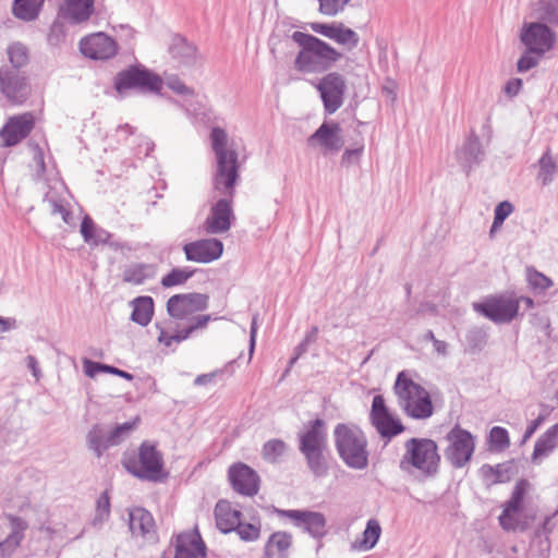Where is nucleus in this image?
I'll use <instances>...</instances> for the list:
<instances>
[{
	"label": "nucleus",
	"instance_id": "nucleus-1",
	"mask_svg": "<svg viewBox=\"0 0 558 558\" xmlns=\"http://www.w3.org/2000/svg\"><path fill=\"white\" fill-rule=\"evenodd\" d=\"M291 38L301 47L294 59V69L300 73H324L342 58L341 52L314 35L296 31Z\"/></svg>",
	"mask_w": 558,
	"mask_h": 558
},
{
	"label": "nucleus",
	"instance_id": "nucleus-2",
	"mask_svg": "<svg viewBox=\"0 0 558 558\" xmlns=\"http://www.w3.org/2000/svg\"><path fill=\"white\" fill-rule=\"evenodd\" d=\"M210 141L217 160V170L213 179L214 189L220 194L234 197L235 186L240 179L238 153L227 148L228 134L222 128L211 129Z\"/></svg>",
	"mask_w": 558,
	"mask_h": 558
},
{
	"label": "nucleus",
	"instance_id": "nucleus-3",
	"mask_svg": "<svg viewBox=\"0 0 558 558\" xmlns=\"http://www.w3.org/2000/svg\"><path fill=\"white\" fill-rule=\"evenodd\" d=\"M440 461L439 448L434 439L412 437L404 442L399 468L405 473L416 470L425 478H434L439 473Z\"/></svg>",
	"mask_w": 558,
	"mask_h": 558
},
{
	"label": "nucleus",
	"instance_id": "nucleus-4",
	"mask_svg": "<svg viewBox=\"0 0 558 558\" xmlns=\"http://www.w3.org/2000/svg\"><path fill=\"white\" fill-rule=\"evenodd\" d=\"M299 450L314 476L324 477L328 474L329 465L325 456L328 450V435L323 418L310 421L306 429L299 434Z\"/></svg>",
	"mask_w": 558,
	"mask_h": 558
},
{
	"label": "nucleus",
	"instance_id": "nucleus-5",
	"mask_svg": "<svg viewBox=\"0 0 558 558\" xmlns=\"http://www.w3.org/2000/svg\"><path fill=\"white\" fill-rule=\"evenodd\" d=\"M333 439L337 453L348 468L362 471L368 466V441L360 427L339 423L335 426Z\"/></svg>",
	"mask_w": 558,
	"mask_h": 558
},
{
	"label": "nucleus",
	"instance_id": "nucleus-6",
	"mask_svg": "<svg viewBox=\"0 0 558 558\" xmlns=\"http://www.w3.org/2000/svg\"><path fill=\"white\" fill-rule=\"evenodd\" d=\"M121 464L128 473L141 481L162 483L169 477L162 453L147 440L140 445L137 454L124 452Z\"/></svg>",
	"mask_w": 558,
	"mask_h": 558
},
{
	"label": "nucleus",
	"instance_id": "nucleus-7",
	"mask_svg": "<svg viewBox=\"0 0 558 558\" xmlns=\"http://www.w3.org/2000/svg\"><path fill=\"white\" fill-rule=\"evenodd\" d=\"M393 392L398 405L409 417L426 420L433 415L434 405L429 392L410 378L404 371L398 373Z\"/></svg>",
	"mask_w": 558,
	"mask_h": 558
},
{
	"label": "nucleus",
	"instance_id": "nucleus-8",
	"mask_svg": "<svg viewBox=\"0 0 558 558\" xmlns=\"http://www.w3.org/2000/svg\"><path fill=\"white\" fill-rule=\"evenodd\" d=\"M162 86L161 76L140 62L128 65L113 78V88L121 97H125L131 92L160 94Z\"/></svg>",
	"mask_w": 558,
	"mask_h": 558
},
{
	"label": "nucleus",
	"instance_id": "nucleus-9",
	"mask_svg": "<svg viewBox=\"0 0 558 558\" xmlns=\"http://www.w3.org/2000/svg\"><path fill=\"white\" fill-rule=\"evenodd\" d=\"M449 441L444 454L454 469L464 468L472 459L475 450V438L471 432L456 424L446 435Z\"/></svg>",
	"mask_w": 558,
	"mask_h": 558
},
{
	"label": "nucleus",
	"instance_id": "nucleus-10",
	"mask_svg": "<svg viewBox=\"0 0 558 558\" xmlns=\"http://www.w3.org/2000/svg\"><path fill=\"white\" fill-rule=\"evenodd\" d=\"M271 513L291 520L293 525L310 534L313 538L322 539L327 534V520L322 512L307 509H280L271 506Z\"/></svg>",
	"mask_w": 558,
	"mask_h": 558
},
{
	"label": "nucleus",
	"instance_id": "nucleus-11",
	"mask_svg": "<svg viewBox=\"0 0 558 558\" xmlns=\"http://www.w3.org/2000/svg\"><path fill=\"white\" fill-rule=\"evenodd\" d=\"M473 310L496 324H506L517 317L519 313V300L504 295H492L481 302L473 303Z\"/></svg>",
	"mask_w": 558,
	"mask_h": 558
},
{
	"label": "nucleus",
	"instance_id": "nucleus-12",
	"mask_svg": "<svg viewBox=\"0 0 558 558\" xmlns=\"http://www.w3.org/2000/svg\"><path fill=\"white\" fill-rule=\"evenodd\" d=\"M369 421L379 436L387 441L405 430V426L390 412L381 395H375L373 398Z\"/></svg>",
	"mask_w": 558,
	"mask_h": 558
},
{
	"label": "nucleus",
	"instance_id": "nucleus-13",
	"mask_svg": "<svg viewBox=\"0 0 558 558\" xmlns=\"http://www.w3.org/2000/svg\"><path fill=\"white\" fill-rule=\"evenodd\" d=\"M0 93L13 105H23L31 95L28 76L22 70L0 68Z\"/></svg>",
	"mask_w": 558,
	"mask_h": 558
},
{
	"label": "nucleus",
	"instance_id": "nucleus-14",
	"mask_svg": "<svg viewBox=\"0 0 558 558\" xmlns=\"http://www.w3.org/2000/svg\"><path fill=\"white\" fill-rule=\"evenodd\" d=\"M326 114L335 113L343 105L347 84L338 72H329L316 84Z\"/></svg>",
	"mask_w": 558,
	"mask_h": 558
},
{
	"label": "nucleus",
	"instance_id": "nucleus-15",
	"mask_svg": "<svg viewBox=\"0 0 558 558\" xmlns=\"http://www.w3.org/2000/svg\"><path fill=\"white\" fill-rule=\"evenodd\" d=\"M208 304V294L198 292L179 293L168 299L167 314L175 320H183L194 313L207 310Z\"/></svg>",
	"mask_w": 558,
	"mask_h": 558
},
{
	"label": "nucleus",
	"instance_id": "nucleus-16",
	"mask_svg": "<svg viewBox=\"0 0 558 558\" xmlns=\"http://www.w3.org/2000/svg\"><path fill=\"white\" fill-rule=\"evenodd\" d=\"M520 39L530 52L543 57L554 47L556 34L544 23L531 22L523 25Z\"/></svg>",
	"mask_w": 558,
	"mask_h": 558
},
{
	"label": "nucleus",
	"instance_id": "nucleus-17",
	"mask_svg": "<svg viewBox=\"0 0 558 558\" xmlns=\"http://www.w3.org/2000/svg\"><path fill=\"white\" fill-rule=\"evenodd\" d=\"M228 480L232 489L242 496L253 497L260 488V476L244 462H235L229 466Z\"/></svg>",
	"mask_w": 558,
	"mask_h": 558
},
{
	"label": "nucleus",
	"instance_id": "nucleus-18",
	"mask_svg": "<svg viewBox=\"0 0 558 558\" xmlns=\"http://www.w3.org/2000/svg\"><path fill=\"white\" fill-rule=\"evenodd\" d=\"M78 47L81 53L92 60L112 59L119 50L116 40L102 32L83 37Z\"/></svg>",
	"mask_w": 558,
	"mask_h": 558
},
{
	"label": "nucleus",
	"instance_id": "nucleus-19",
	"mask_svg": "<svg viewBox=\"0 0 558 558\" xmlns=\"http://www.w3.org/2000/svg\"><path fill=\"white\" fill-rule=\"evenodd\" d=\"M35 126V118L32 112L13 116L8 119L0 130L2 147H13L25 140Z\"/></svg>",
	"mask_w": 558,
	"mask_h": 558
},
{
	"label": "nucleus",
	"instance_id": "nucleus-20",
	"mask_svg": "<svg viewBox=\"0 0 558 558\" xmlns=\"http://www.w3.org/2000/svg\"><path fill=\"white\" fill-rule=\"evenodd\" d=\"M186 260L208 264L217 260L223 253V243L216 238L201 239L183 245Z\"/></svg>",
	"mask_w": 558,
	"mask_h": 558
},
{
	"label": "nucleus",
	"instance_id": "nucleus-21",
	"mask_svg": "<svg viewBox=\"0 0 558 558\" xmlns=\"http://www.w3.org/2000/svg\"><path fill=\"white\" fill-rule=\"evenodd\" d=\"M80 232L84 242L90 246L108 245L113 251L130 248L126 243L116 240L111 232L97 227L93 218L88 215H85L82 219Z\"/></svg>",
	"mask_w": 558,
	"mask_h": 558
},
{
	"label": "nucleus",
	"instance_id": "nucleus-22",
	"mask_svg": "<svg viewBox=\"0 0 558 558\" xmlns=\"http://www.w3.org/2000/svg\"><path fill=\"white\" fill-rule=\"evenodd\" d=\"M225 197L218 199L211 207V215L205 221V229L208 233L217 234L230 230L232 220L235 219L232 201L233 197L222 194Z\"/></svg>",
	"mask_w": 558,
	"mask_h": 558
},
{
	"label": "nucleus",
	"instance_id": "nucleus-23",
	"mask_svg": "<svg viewBox=\"0 0 558 558\" xmlns=\"http://www.w3.org/2000/svg\"><path fill=\"white\" fill-rule=\"evenodd\" d=\"M173 558H206L207 546L197 527L175 536Z\"/></svg>",
	"mask_w": 558,
	"mask_h": 558
},
{
	"label": "nucleus",
	"instance_id": "nucleus-24",
	"mask_svg": "<svg viewBox=\"0 0 558 558\" xmlns=\"http://www.w3.org/2000/svg\"><path fill=\"white\" fill-rule=\"evenodd\" d=\"M341 132L342 130L338 122L325 121L307 138V143L310 146L319 144L327 151H339L344 144Z\"/></svg>",
	"mask_w": 558,
	"mask_h": 558
},
{
	"label": "nucleus",
	"instance_id": "nucleus-25",
	"mask_svg": "<svg viewBox=\"0 0 558 558\" xmlns=\"http://www.w3.org/2000/svg\"><path fill=\"white\" fill-rule=\"evenodd\" d=\"M168 52L178 65L191 68L197 62V47L180 34H173L171 36Z\"/></svg>",
	"mask_w": 558,
	"mask_h": 558
},
{
	"label": "nucleus",
	"instance_id": "nucleus-26",
	"mask_svg": "<svg viewBox=\"0 0 558 558\" xmlns=\"http://www.w3.org/2000/svg\"><path fill=\"white\" fill-rule=\"evenodd\" d=\"M457 157L466 174L471 172L474 166H478L484 160L485 150L474 130H471L470 135L461 148L458 149Z\"/></svg>",
	"mask_w": 558,
	"mask_h": 558
},
{
	"label": "nucleus",
	"instance_id": "nucleus-27",
	"mask_svg": "<svg viewBox=\"0 0 558 558\" xmlns=\"http://www.w3.org/2000/svg\"><path fill=\"white\" fill-rule=\"evenodd\" d=\"M59 16L70 25L87 22L95 11V0H63L59 7Z\"/></svg>",
	"mask_w": 558,
	"mask_h": 558
},
{
	"label": "nucleus",
	"instance_id": "nucleus-28",
	"mask_svg": "<svg viewBox=\"0 0 558 558\" xmlns=\"http://www.w3.org/2000/svg\"><path fill=\"white\" fill-rule=\"evenodd\" d=\"M215 518L218 530L228 534L239 527L242 521V512L238 509L232 508L231 502L225 499H220L215 506Z\"/></svg>",
	"mask_w": 558,
	"mask_h": 558
},
{
	"label": "nucleus",
	"instance_id": "nucleus-29",
	"mask_svg": "<svg viewBox=\"0 0 558 558\" xmlns=\"http://www.w3.org/2000/svg\"><path fill=\"white\" fill-rule=\"evenodd\" d=\"M108 438L109 432L106 430L105 425L94 424L86 435V446L95 457L101 458L110 447L117 446V444H110Z\"/></svg>",
	"mask_w": 558,
	"mask_h": 558
},
{
	"label": "nucleus",
	"instance_id": "nucleus-30",
	"mask_svg": "<svg viewBox=\"0 0 558 558\" xmlns=\"http://www.w3.org/2000/svg\"><path fill=\"white\" fill-rule=\"evenodd\" d=\"M130 304L132 306L130 319L142 327H146L154 316V299L149 295H141L132 300Z\"/></svg>",
	"mask_w": 558,
	"mask_h": 558
},
{
	"label": "nucleus",
	"instance_id": "nucleus-31",
	"mask_svg": "<svg viewBox=\"0 0 558 558\" xmlns=\"http://www.w3.org/2000/svg\"><path fill=\"white\" fill-rule=\"evenodd\" d=\"M155 526L153 514L142 507H136L129 512V527L133 535L145 536Z\"/></svg>",
	"mask_w": 558,
	"mask_h": 558
},
{
	"label": "nucleus",
	"instance_id": "nucleus-32",
	"mask_svg": "<svg viewBox=\"0 0 558 558\" xmlns=\"http://www.w3.org/2000/svg\"><path fill=\"white\" fill-rule=\"evenodd\" d=\"M292 545V535L284 531L274 532L265 544V556L271 558L277 550L279 558H288V549Z\"/></svg>",
	"mask_w": 558,
	"mask_h": 558
},
{
	"label": "nucleus",
	"instance_id": "nucleus-33",
	"mask_svg": "<svg viewBox=\"0 0 558 558\" xmlns=\"http://www.w3.org/2000/svg\"><path fill=\"white\" fill-rule=\"evenodd\" d=\"M558 439V422L542 434L535 441L532 461L548 456L556 447Z\"/></svg>",
	"mask_w": 558,
	"mask_h": 558
},
{
	"label": "nucleus",
	"instance_id": "nucleus-34",
	"mask_svg": "<svg viewBox=\"0 0 558 558\" xmlns=\"http://www.w3.org/2000/svg\"><path fill=\"white\" fill-rule=\"evenodd\" d=\"M45 0H13V15L25 22L35 21L44 5Z\"/></svg>",
	"mask_w": 558,
	"mask_h": 558
},
{
	"label": "nucleus",
	"instance_id": "nucleus-35",
	"mask_svg": "<svg viewBox=\"0 0 558 558\" xmlns=\"http://www.w3.org/2000/svg\"><path fill=\"white\" fill-rule=\"evenodd\" d=\"M155 267L150 264H134L129 266L123 272V280L133 284H142L146 280L155 277Z\"/></svg>",
	"mask_w": 558,
	"mask_h": 558
},
{
	"label": "nucleus",
	"instance_id": "nucleus-36",
	"mask_svg": "<svg viewBox=\"0 0 558 558\" xmlns=\"http://www.w3.org/2000/svg\"><path fill=\"white\" fill-rule=\"evenodd\" d=\"M481 473L485 478L495 476L496 478L494 483H506L511 480V476L514 473V464L513 461L499 463L496 466L490 464H483L481 468Z\"/></svg>",
	"mask_w": 558,
	"mask_h": 558
},
{
	"label": "nucleus",
	"instance_id": "nucleus-37",
	"mask_svg": "<svg viewBox=\"0 0 558 558\" xmlns=\"http://www.w3.org/2000/svg\"><path fill=\"white\" fill-rule=\"evenodd\" d=\"M529 487V482L525 478H521L514 485L511 497L505 502L506 513L508 512H521L524 507V497Z\"/></svg>",
	"mask_w": 558,
	"mask_h": 558
},
{
	"label": "nucleus",
	"instance_id": "nucleus-38",
	"mask_svg": "<svg viewBox=\"0 0 558 558\" xmlns=\"http://www.w3.org/2000/svg\"><path fill=\"white\" fill-rule=\"evenodd\" d=\"M488 335L480 327H473L465 335L466 352L470 354L480 353L487 343Z\"/></svg>",
	"mask_w": 558,
	"mask_h": 558
},
{
	"label": "nucleus",
	"instance_id": "nucleus-39",
	"mask_svg": "<svg viewBox=\"0 0 558 558\" xmlns=\"http://www.w3.org/2000/svg\"><path fill=\"white\" fill-rule=\"evenodd\" d=\"M287 450L288 445L283 440L274 438L263 445L262 456L267 462L278 463Z\"/></svg>",
	"mask_w": 558,
	"mask_h": 558
},
{
	"label": "nucleus",
	"instance_id": "nucleus-40",
	"mask_svg": "<svg viewBox=\"0 0 558 558\" xmlns=\"http://www.w3.org/2000/svg\"><path fill=\"white\" fill-rule=\"evenodd\" d=\"M537 22L558 26V0H544L537 9Z\"/></svg>",
	"mask_w": 558,
	"mask_h": 558
},
{
	"label": "nucleus",
	"instance_id": "nucleus-41",
	"mask_svg": "<svg viewBox=\"0 0 558 558\" xmlns=\"http://www.w3.org/2000/svg\"><path fill=\"white\" fill-rule=\"evenodd\" d=\"M195 274L194 269H190L189 267L183 268H172L167 275L161 278V286L163 288H172L177 286L184 284L190 278H192Z\"/></svg>",
	"mask_w": 558,
	"mask_h": 558
},
{
	"label": "nucleus",
	"instance_id": "nucleus-42",
	"mask_svg": "<svg viewBox=\"0 0 558 558\" xmlns=\"http://www.w3.org/2000/svg\"><path fill=\"white\" fill-rule=\"evenodd\" d=\"M8 56L11 63L9 68H14L16 70H21L27 65L29 61L28 49L21 43L10 45L8 47Z\"/></svg>",
	"mask_w": 558,
	"mask_h": 558
},
{
	"label": "nucleus",
	"instance_id": "nucleus-43",
	"mask_svg": "<svg viewBox=\"0 0 558 558\" xmlns=\"http://www.w3.org/2000/svg\"><path fill=\"white\" fill-rule=\"evenodd\" d=\"M539 165V178L542 179L543 185L549 184L554 180V175L558 170V166L550 155L549 148L538 160Z\"/></svg>",
	"mask_w": 558,
	"mask_h": 558
},
{
	"label": "nucleus",
	"instance_id": "nucleus-44",
	"mask_svg": "<svg viewBox=\"0 0 558 558\" xmlns=\"http://www.w3.org/2000/svg\"><path fill=\"white\" fill-rule=\"evenodd\" d=\"M489 449L492 451H502L510 446L509 433L505 427L494 426L488 436Z\"/></svg>",
	"mask_w": 558,
	"mask_h": 558
},
{
	"label": "nucleus",
	"instance_id": "nucleus-45",
	"mask_svg": "<svg viewBox=\"0 0 558 558\" xmlns=\"http://www.w3.org/2000/svg\"><path fill=\"white\" fill-rule=\"evenodd\" d=\"M381 534V527L377 520L371 519L366 523L363 532L362 546L365 549H372L378 542Z\"/></svg>",
	"mask_w": 558,
	"mask_h": 558
},
{
	"label": "nucleus",
	"instance_id": "nucleus-46",
	"mask_svg": "<svg viewBox=\"0 0 558 558\" xmlns=\"http://www.w3.org/2000/svg\"><path fill=\"white\" fill-rule=\"evenodd\" d=\"M333 40L337 44L348 46L349 49L355 48L360 43V37L356 32L345 27L342 23H338L337 32Z\"/></svg>",
	"mask_w": 558,
	"mask_h": 558
},
{
	"label": "nucleus",
	"instance_id": "nucleus-47",
	"mask_svg": "<svg viewBox=\"0 0 558 558\" xmlns=\"http://www.w3.org/2000/svg\"><path fill=\"white\" fill-rule=\"evenodd\" d=\"M140 422V418L136 417L132 422H124L122 424H117L110 432H109V442L110 444H117L120 445L125 437L132 432L137 423Z\"/></svg>",
	"mask_w": 558,
	"mask_h": 558
},
{
	"label": "nucleus",
	"instance_id": "nucleus-48",
	"mask_svg": "<svg viewBox=\"0 0 558 558\" xmlns=\"http://www.w3.org/2000/svg\"><path fill=\"white\" fill-rule=\"evenodd\" d=\"M110 515V497L107 490L100 494L96 501V513L93 525L102 524Z\"/></svg>",
	"mask_w": 558,
	"mask_h": 558
},
{
	"label": "nucleus",
	"instance_id": "nucleus-49",
	"mask_svg": "<svg viewBox=\"0 0 558 558\" xmlns=\"http://www.w3.org/2000/svg\"><path fill=\"white\" fill-rule=\"evenodd\" d=\"M527 281L531 288L538 292H545L553 286L550 278L534 269L527 270Z\"/></svg>",
	"mask_w": 558,
	"mask_h": 558
},
{
	"label": "nucleus",
	"instance_id": "nucleus-50",
	"mask_svg": "<svg viewBox=\"0 0 558 558\" xmlns=\"http://www.w3.org/2000/svg\"><path fill=\"white\" fill-rule=\"evenodd\" d=\"M233 532H236L239 537L244 542H254L260 536V526L253 523H243L241 521L239 527L234 529Z\"/></svg>",
	"mask_w": 558,
	"mask_h": 558
},
{
	"label": "nucleus",
	"instance_id": "nucleus-51",
	"mask_svg": "<svg viewBox=\"0 0 558 558\" xmlns=\"http://www.w3.org/2000/svg\"><path fill=\"white\" fill-rule=\"evenodd\" d=\"M351 0H318L319 12L328 16H335L343 10Z\"/></svg>",
	"mask_w": 558,
	"mask_h": 558
},
{
	"label": "nucleus",
	"instance_id": "nucleus-52",
	"mask_svg": "<svg viewBox=\"0 0 558 558\" xmlns=\"http://www.w3.org/2000/svg\"><path fill=\"white\" fill-rule=\"evenodd\" d=\"M166 85L175 94L182 95V96H193L194 90L193 88L185 85V83L180 80L177 75H171L167 77Z\"/></svg>",
	"mask_w": 558,
	"mask_h": 558
},
{
	"label": "nucleus",
	"instance_id": "nucleus-53",
	"mask_svg": "<svg viewBox=\"0 0 558 558\" xmlns=\"http://www.w3.org/2000/svg\"><path fill=\"white\" fill-rule=\"evenodd\" d=\"M541 57L534 54L533 52H530V50L526 48V51L522 53V56L519 58L517 62V70L520 73L526 72L534 66L537 65L538 59Z\"/></svg>",
	"mask_w": 558,
	"mask_h": 558
},
{
	"label": "nucleus",
	"instance_id": "nucleus-54",
	"mask_svg": "<svg viewBox=\"0 0 558 558\" xmlns=\"http://www.w3.org/2000/svg\"><path fill=\"white\" fill-rule=\"evenodd\" d=\"M48 202L50 204V213L52 215L60 214L62 217V220L65 223H70L72 221V219H73L72 213L69 209H66L65 206L60 201H58L56 198H49Z\"/></svg>",
	"mask_w": 558,
	"mask_h": 558
},
{
	"label": "nucleus",
	"instance_id": "nucleus-55",
	"mask_svg": "<svg viewBox=\"0 0 558 558\" xmlns=\"http://www.w3.org/2000/svg\"><path fill=\"white\" fill-rule=\"evenodd\" d=\"M514 207L509 201H502L495 207L494 210V218L496 219V223L501 221L502 223L505 220L511 215Z\"/></svg>",
	"mask_w": 558,
	"mask_h": 558
},
{
	"label": "nucleus",
	"instance_id": "nucleus-56",
	"mask_svg": "<svg viewBox=\"0 0 558 558\" xmlns=\"http://www.w3.org/2000/svg\"><path fill=\"white\" fill-rule=\"evenodd\" d=\"M338 23H312L311 28L317 34H320L329 39L335 38L337 32Z\"/></svg>",
	"mask_w": 558,
	"mask_h": 558
},
{
	"label": "nucleus",
	"instance_id": "nucleus-57",
	"mask_svg": "<svg viewBox=\"0 0 558 558\" xmlns=\"http://www.w3.org/2000/svg\"><path fill=\"white\" fill-rule=\"evenodd\" d=\"M84 373L86 376L94 378L99 373H106L107 364L84 359L83 361Z\"/></svg>",
	"mask_w": 558,
	"mask_h": 558
},
{
	"label": "nucleus",
	"instance_id": "nucleus-58",
	"mask_svg": "<svg viewBox=\"0 0 558 558\" xmlns=\"http://www.w3.org/2000/svg\"><path fill=\"white\" fill-rule=\"evenodd\" d=\"M65 24H68L66 20L64 17H60L59 11H58L57 17L50 26L49 39H51L52 37L59 38L61 36H64L65 35Z\"/></svg>",
	"mask_w": 558,
	"mask_h": 558
},
{
	"label": "nucleus",
	"instance_id": "nucleus-59",
	"mask_svg": "<svg viewBox=\"0 0 558 558\" xmlns=\"http://www.w3.org/2000/svg\"><path fill=\"white\" fill-rule=\"evenodd\" d=\"M189 325L187 327L192 332H194L197 329L205 328L207 324L211 320V315H198V316H190L189 318Z\"/></svg>",
	"mask_w": 558,
	"mask_h": 558
},
{
	"label": "nucleus",
	"instance_id": "nucleus-60",
	"mask_svg": "<svg viewBox=\"0 0 558 558\" xmlns=\"http://www.w3.org/2000/svg\"><path fill=\"white\" fill-rule=\"evenodd\" d=\"M553 517L554 515H547L545 517L544 521L542 522V524L536 529L535 531V535L537 537H542V536H545V539L547 542H549V534L553 532L554 530V524H553Z\"/></svg>",
	"mask_w": 558,
	"mask_h": 558
},
{
	"label": "nucleus",
	"instance_id": "nucleus-61",
	"mask_svg": "<svg viewBox=\"0 0 558 558\" xmlns=\"http://www.w3.org/2000/svg\"><path fill=\"white\" fill-rule=\"evenodd\" d=\"M523 85V82L519 77L510 78L504 86L505 94L512 98L519 94Z\"/></svg>",
	"mask_w": 558,
	"mask_h": 558
},
{
	"label": "nucleus",
	"instance_id": "nucleus-62",
	"mask_svg": "<svg viewBox=\"0 0 558 558\" xmlns=\"http://www.w3.org/2000/svg\"><path fill=\"white\" fill-rule=\"evenodd\" d=\"M258 316H259L258 313L253 315L251 327H250V345H248L250 357H252V355L254 353L255 344H256V336H257V329H258V325H257Z\"/></svg>",
	"mask_w": 558,
	"mask_h": 558
},
{
	"label": "nucleus",
	"instance_id": "nucleus-63",
	"mask_svg": "<svg viewBox=\"0 0 558 558\" xmlns=\"http://www.w3.org/2000/svg\"><path fill=\"white\" fill-rule=\"evenodd\" d=\"M514 513L515 512L506 513V507H504V510L498 518L499 524L504 530H506V531L514 530V527H515V521L513 519Z\"/></svg>",
	"mask_w": 558,
	"mask_h": 558
},
{
	"label": "nucleus",
	"instance_id": "nucleus-64",
	"mask_svg": "<svg viewBox=\"0 0 558 558\" xmlns=\"http://www.w3.org/2000/svg\"><path fill=\"white\" fill-rule=\"evenodd\" d=\"M363 153V146L361 147H357V148H347L343 154H342V157H341V162L343 165H350L352 163L354 160L359 159L360 156L362 155Z\"/></svg>",
	"mask_w": 558,
	"mask_h": 558
}]
</instances>
